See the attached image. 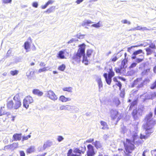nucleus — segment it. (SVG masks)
Returning a JSON list of instances; mask_svg holds the SVG:
<instances>
[{"mask_svg": "<svg viewBox=\"0 0 156 156\" xmlns=\"http://www.w3.org/2000/svg\"><path fill=\"white\" fill-rule=\"evenodd\" d=\"M153 113L150 112L146 115L144 120L145 123L143 124V127L145 131V135L140 134V138L141 139L147 138L152 133L153 131L152 129L156 124V121L152 118Z\"/></svg>", "mask_w": 156, "mask_h": 156, "instance_id": "1", "label": "nucleus"}, {"mask_svg": "<svg viewBox=\"0 0 156 156\" xmlns=\"http://www.w3.org/2000/svg\"><path fill=\"white\" fill-rule=\"evenodd\" d=\"M6 102V107L9 110L17 109L21 105V100L18 94L14 97L13 100L8 98Z\"/></svg>", "mask_w": 156, "mask_h": 156, "instance_id": "2", "label": "nucleus"}, {"mask_svg": "<svg viewBox=\"0 0 156 156\" xmlns=\"http://www.w3.org/2000/svg\"><path fill=\"white\" fill-rule=\"evenodd\" d=\"M125 150L122 152V156H131L133 151L135 149L134 145L130 140L126 139V142H123Z\"/></svg>", "mask_w": 156, "mask_h": 156, "instance_id": "3", "label": "nucleus"}, {"mask_svg": "<svg viewBox=\"0 0 156 156\" xmlns=\"http://www.w3.org/2000/svg\"><path fill=\"white\" fill-rule=\"evenodd\" d=\"M86 45L84 43L79 45V48L76 53L74 54L72 58L73 63L79 62L82 56L85 55V49Z\"/></svg>", "mask_w": 156, "mask_h": 156, "instance_id": "4", "label": "nucleus"}, {"mask_svg": "<svg viewBox=\"0 0 156 156\" xmlns=\"http://www.w3.org/2000/svg\"><path fill=\"white\" fill-rule=\"evenodd\" d=\"M144 53L141 49H139L134 51L132 54L131 59H134L136 58V62L137 63H139L144 60Z\"/></svg>", "mask_w": 156, "mask_h": 156, "instance_id": "5", "label": "nucleus"}, {"mask_svg": "<svg viewBox=\"0 0 156 156\" xmlns=\"http://www.w3.org/2000/svg\"><path fill=\"white\" fill-rule=\"evenodd\" d=\"M147 79L143 80L142 78H138L134 80L132 85V87H136L137 89L143 87L144 85V82Z\"/></svg>", "mask_w": 156, "mask_h": 156, "instance_id": "6", "label": "nucleus"}, {"mask_svg": "<svg viewBox=\"0 0 156 156\" xmlns=\"http://www.w3.org/2000/svg\"><path fill=\"white\" fill-rule=\"evenodd\" d=\"M115 76V73L112 68L109 69L108 74L106 73H104L103 76L105 78L107 83L110 85L112 82V78Z\"/></svg>", "mask_w": 156, "mask_h": 156, "instance_id": "7", "label": "nucleus"}, {"mask_svg": "<svg viewBox=\"0 0 156 156\" xmlns=\"http://www.w3.org/2000/svg\"><path fill=\"white\" fill-rule=\"evenodd\" d=\"M110 117L111 119L113 121H115L116 123L121 119V115L119 112L116 110L112 109L110 112Z\"/></svg>", "mask_w": 156, "mask_h": 156, "instance_id": "8", "label": "nucleus"}, {"mask_svg": "<svg viewBox=\"0 0 156 156\" xmlns=\"http://www.w3.org/2000/svg\"><path fill=\"white\" fill-rule=\"evenodd\" d=\"M33 101V99L30 96H26L23 100V106L27 109L29 107V104L32 103Z\"/></svg>", "mask_w": 156, "mask_h": 156, "instance_id": "9", "label": "nucleus"}, {"mask_svg": "<svg viewBox=\"0 0 156 156\" xmlns=\"http://www.w3.org/2000/svg\"><path fill=\"white\" fill-rule=\"evenodd\" d=\"M87 156H94L96 153L93 146L90 144H89L87 145Z\"/></svg>", "mask_w": 156, "mask_h": 156, "instance_id": "10", "label": "nucleus"}, {"mask_svg": "<svg viewBox=\"0 0 156 156\" xmlns=\"http://www.w3.org/2000/svg\"><path fill=\"white\" fill-rule=\"evenodd\" d=\"M47 96L50 99L54 101L58 99V97L54 92L51 90L48 91Z\"/></svg>", "mask_w": 156, "mask_h": 156, "instance_id": "11", "label": "nucleus"}, {"mask_svg": "<svg viewBox=\"0 0 156 156\" xmlns=\"http://www.w3.org/2000/svg\"><path fill=\"white\" fill-rule=\"evenodd\" d=\"M94 145L97 149H103L102 144L100 141H95L94 143Z\"/></svg>", "mask_w": 156, "mask_h": 156, "instance_id": "12", "label": "nucleus"}, {"mask_svg": "<svg viewBox=\"0 0 156 156\" xmlns=\"http://www.w3.org/2000/svg\"><path fill=\"white\" fill-rule=\"evenodd\" d=\"M22 134L21 133H16L12 136V139L14 141H19L21 140Z\"/></svg>", "mask_w": 156, "mask_h": 156, "instance_id": "13", "label": "nucleus"}, {"mask_svg": "<svg viewBox=\"0 0 156 156\" xmlns=\"http://www.w3.org/2000/svg\"><path fill=\"white\" fill-rule=\"evenodd\" d=\"M34 94L37 95L39 96H41L43 94V92L37 89H34L32 91Z\"/></svg>", "mask_w": 156, "mask_h": 156, "instance_id": "14", "label": "nucleus"}, {"mask_svg": "<svg viewBox=\"0 0 156 156\" xmlns=\"http://www.w3.org/2000/svg\"><path fill=\"white\" fill-rule=\"evenodd\" d=\"M24 49L26 50L27 52L29 51V49H30V44L28 41H26L24 43Z\"/></svg>", "mask_w": 156, "mask_h": 156, "instance_id": "15", "label": "nucleus"}, {"mask_svg": "<svg viewBox=\"0 0 156 156\" xmlns=\"http://www.w3.org/2000/svg\"><path fill=\"white\" fill-rule=\"evenodd\" d=\"M59 100L62 102H66L71 100L69 98H66L64 95L61 96L59 98Z\"/></svg>", "mask_w": 156, "mask_h": 156, "instance_id": "16", "label": "nucleus"}, {"mask_svg": "<svg viewBox=\"0 0 156 156\" xmlns=\"http://www.w3.org/2000/svg\"><path fill=\"white\" fill-rule=\"evenodd\" d=\"M138 113V110L136 109H134L132 112L131 114L133 118L136 119L138 118V116H137V114Z\"/></svg>", "mask_w": 156, "mask_h": 156, "instance_id": "17", "label": "nucleus"}, {"mask_svg": "<svg viewBox=\"0 0 156 156\" xmlns=\"http://www.w3.org/2000/svg\"><path fill=\"white\" fill-rule=\"evenodd\" d=\"M35 148L34 146H31L28 148L26 150V153L27 154H30L34 152Z\"/></svg>", "mask_w": 156, "mask_h": 156, "instance_id": "18", "label": "nucleus"}, {"mask_svg": "<svg viewBox=\"0 0 156 156\" xmlns=\"http://www.w3.org/2000/svg\"><path fill=\"white\" fill-rule=\"evenodd\" d=\"M53 2V1L52 0H49L45 3L44 5L41 6V8L42 9H45L48 6V5H49L52 4Z\"/></svg>", "mask_w": 156, "mask_h": 156, "instance_id": "19", "label": "nucleus"}, {"mask_svg": "<svg viewBox=\"0 0 156 156\" xmlns=\"http://www.w3.org/2000/svg\"><path fill=\"white\" fill-rule=\"evenodd\" d=\"M55 6H51L46 11H44V12H46L47 13H50L53 12L55 10Z\"/></svg>", "mask_w": 156, "mask_h": 156, "instance_id": "20", "label": "nucleus"}, {"mask_svg": "<svg viewBox=\"0 0 156 156\" xmlns=\"http://www.w3.org/2000/svg\"><path fill=\"white\" fill-rule=\"evenodd\" d=\"M100 123L101 125L103 126L102 128V129H108V125L106 122L103 121H100Z\"/></svg>", "mask_w": 156, "mask_h": 156, "instance_id": "21", "label": "nucleus"}, {"mask_svg": "<svg viewBox=\"0 0 156 156\" xmlns=\"http://www.w3.org/2000/svg\"><path fill=\"white\" fill-rule=\"evenodd\" d=\"M92 55H94L93 51L91 49H88L87 51L86 55L87 57H90Z\"/></svg>", "mask_w": 156, "mask_h": 156, "instance_id": "22", "label": "nucleus"}, {"mask_svg": "<svg viewBox=\"0 0 156 156\" xmlns=\"http://www.w3.org/2000/svg\"><path fill=\"white\" fill-rule=\"evenodd\" d=\"M64 52L63 51H60L59 52L58 54V57L59 58L61 59H63L65 58L64 55Z\"/></svg>", "mask_w": 156, "mask_h": 156, "instance_id": "23", "label": "nucleus"}, {"mask_svg": "<svg viewBox=\"0 0 156 156\" xmlns=\"http://www.w3.org/2000/svg\"><path fill=\"white\" fill-rule=\"evenodd\" d=\"M113 103L116 106H118L120 104V102L118 98H115L113 101Z\"/></svg>", "mask_w": 156, "mask_h": 156, "instance_id": "24", "label": "nucleus"}, {"mask_svg": "<svg viewBox=\"0 0 156 156\" xmlns=\"http://www.w3.org/2000/svg\"><path fill=\"white\" fill-rule=\"evenodd\" d=\"M85 147L84 148V150L82 151L80 150L78 148H76L74 151V152L76 153H79L80 154H83L84 153L85 151Z\"/></svg>", "mask_w": 156, "mask_h": 156, "instance_id": "25", "label": "nucleus"}, {"mask_svg": "<svg viewBox=\"0 0 156 156\" xmlns=\"http://www.w3.org/2000/svg\"><path fill=\"white\" fill-rule=\"evenodd\" d=\"M123 67L122 66H121L119 68L115 67V71L116 73H119L121 74L122 70Z\"/></svg>", "mask_w": 156, "mask_h": 156, "instance_id": "26", "label": "nucleus"}, {"mask_svg": "<svg viewBox=\"0 0 156 156\" xmlns=\"http://www.w3.org/2000/svg\"><path fill=\"white\" fill-rule=\"evenodd\" d=\"M62 90L65 91L71 92H72V87H65L62 89Z\"/></svg>", "mask_w": 156, "mask_h": 156, "instance_id": "27", "label": "nucleus"}, {"mask_svg": "<svg viewBox=\"0 0 156 156\" xmlns=\"http://www.w3.org/2000/svg\"><path fill=\"white\" fill-rule=\"evenodd\" d=\"M72 150L71 149H70L67 153V156H81L80 155H78L73 154H72Z\"/></svg>", "mask_w": 156, "mask_h": 156, "instance_id": "28", "label": "nucleus"}, {"mask_svg": "<svg viewBox=\"0 0 156 156\" xmlns=\"http://www.w3.org/2000/svg\"><path fill=\"white\" fill-rule=\"evenodd\" d=\"M48 68V67H46L40 69L38 70V72L40 73L42 72L46 71L49 69Z\"/></svg>", "mask_w": 156, "mask_h": 156, "instance_id": "29", "label": "nucleus"}, {"mask_svg": "<svg viewBox=\"0 0 156 156\" xmlns=\"http://www.w3.org/2000/svg\"><path fill=\"white\" fill-rule=\"evenodd\" d=\"M66 67V66L64 64H62L58 66V69L61 71H63Z\"/></svg>", "mask_w": 156, "mask_h": 156, "instance_id": "30", "label": "nucleus"}, {"mask_svg": "<svg viewBox=\"0 0 156 156\" xmlns=\"http://www.w3.org/2000/svg\"><path fill=\"white\" fill-rule=\"evenodd\" d=\"M145 50L147 52L146 55H151L153 52V51L150 48H147L145 49Z\"/></svg>", "mask_w": 156, "mask_h": 156, "instance_id": "31", "label": "nucleus"}, {"mask_svg": "<svg viewBox=\"0 0 156 156\" xmlns=\"http://www.w3.org/2000/svg\"><path fill=\"white\" fill-rule=\"evenodd\" d=\"M137 102L136 101H133L132 102L130 105V107L129 108V110H131L133 108V107L135 105H136Z\"/></svg>", "mask_w": 156, "mask_h": 156, "instance_id": "32", "label": "nucleus"}, {"mask_svg": "<svg viewBox=\"0 0 156 156\" xmlns=\"http://www.w3.org/2000/svg\"><path fill=\"white\" fill-rule=\"evenodd\" d=\"M128 61V58H124L121 62V66L124 67Z\"/></svg>", "mask_w": 156, "mask_h": 156, "instance_id": "33", "label": "nucleus"}, {"mask_svg": "<svg viewBox=\"0 0 156 156\" xmlns=\"http://www.w3.org/2000/svg\"><path fill=\"white\" fill-rule=\"evenodd\" d=\"M101 25L100 23V21L98 22L96 24H93L91 25L92 27L98 28L101 26Z\"/></svg>", "mask_w": 156, "mask_h": 156, "instance_id": "34", "label": "nucleus"}, {"mask_svg": "<svg viewBox=\"0 0 156 156\" xmlns=\"http://www.w3.org/2000/svg\"><path fill=\"white\" fill-rule=\"evenodd\" d=\"M82 56L83 57V62L84 63L85 65H87L88 64V61L87 58L85 56V55Z\"/></svg>", "mask_w": 156, "mask_h": 156, "instance_id": "35", "label": "nucleus"}, {"mask_svg": "<svg viewBox=\"0 0 156 156\" xmlns=\"http://www.w3.org/2000/svg\"><path fill=\"white\" fill-rule=\"evenodd\" d=\"M19 73V71L18 70H12L10 71V73L12 76H14L17 75Z\"/></svg>", "mask_w": 156, "mask_h": 156, "instance_id": "36", "label": "nucleus"}, {"mask_svg": "<svg viewBox=\"0 0 156 156\" xmlns=\"http://www.w3.org/2000/svg\"><path fill=\"white\" fill-rule=\"evenodd\" d=\"M98 83L99 88L102 87V83L101 79H99L98 80Z\"/></svg>", "mask_w": 156, "mask_h": 156, "instance_id": "37", "label": "nucleus"}, {"mask_svg": "<svg viewBox=\"0 0 156 156\" xmlns=\"http://www.w3.org/2000/svg\"><path fill=\"white\" fill-rule=\"evenodd\" d=\"M150 88V89H154L156 88V80L151 84Z\"/></svg>", "mask_w": 156, "mask_h": 156, "instance_id": "38", "label": "nucleus"}, {"mask_svg": "<svg viewBox=\"0 0 156 156\" xmlns=\"http://www.w3.org/2000/svg\"><path fill=\"white\" fill-rule=\"evenodd\" d=\"M93 22L90 20H87L83 22V26L88 25L89 24L92 23Z\"/></svg>", "mask_w": 156, "mask_h": 156, "instance_id": "39", "label": "nucleus"}, {"mask_svg": "<svg viewBox=\"0 0 156 156\" xmlns=\"http://www.w3.org/2000/svg\"><path fill=\"white\" fill-rule=\"evenodd\" d=\"M150 97L152 99H153L154 98H155L156 97V92H154L150 94Z\"/></svg>", "mask_w": 156, "mask_h": 156, "instance_id": "40", "label": "nucleus"}, {"mask_svg": "<svg viewBox=\"0 0 156 156\" xmlns=\"http://www.w3.org/2000/svg\"><path fill=\"white\" fill-rule=\"evenodd\" d=\"M69 106L68 105H62L60 106L59 107V109L61 110H66L67 108V107Z\"/></svg>", "mask_w": 156, "mask_h": 156, "instance_id": "41", "label": "nucleus"}, {"mask_svg": "<svg viewBox=\"0 0 156 156\" xmlns=\"http://www.w3.org/2000/svg\"><path fill=\"white\" fill-rule=\"evenodd\" d=\"M149 48H150L155 49L156 48L155 44L153 43H151L149 45Z\"/></svg>", "mask_w": 156, "mask_h": 156, "instance_id": "42", "label": "nucleus"}, {"mask_svg": "<svg viewBox=\"0 0 156 156\" xmlns=\"http://www.w3.org/2000/svg\"><path fill=\"white\" fill-rule=\"evenodd\" d=\"M137 64L135 62H133L132 63L130 66H129V69H132L135 67L136 66Z\"/></svg>", "mask_w": 156, "mask_h": 156, "instance_id": "43", "label": "nucleus"}, {"mask_svg": "<svg viewBox=\"0 0 156 156\" xmlns=\"http://www.w3.org/2000/svg\"><path fill=\"white\" fill-rule=\"evenodd\" d=\"M31 136L30 135H28L26 136H23L22 137V140L23 141L27 140L28 138H30Z\"/></svg>", "mask_w": 156, "mask_h": 156, "instance_id": "44", "label": "nucleus"}, {"mask_svg": "<svg viewBox=\"0 0 156 156\" xmlns=\"http://www.w3.org/2000/svg\"><path fill=\"white\" fill-rule=\"evenodd\" d=\"M149 71V69H147L145 70H144L142 72V74L143 75L147 74L148 72Z\"/></svg>", "mask_w": 156, "mask_h": 156, "instance_id": "45", "label": "nucleus"}, {"mask_svg": "<svg viewBox=\"0 0 156 156\" xmlns=\"http://www.w3.org/2000/svg\"><path fill=\"white\" fill-rule=\"evenodd\" d=\"M122 22L123 24H130V22L129 21H128L126 20H124L122 21Z\"/></svg>", "mask_w": 156, "mask_h": 156, "instance_id": "46", "label": "nucleus"}, {"mask_svg": "<svg viewBox=\"0 0 156 156\" xmlns=\"http://www.w3.org/2000/svg\"><path fill=\"white\" fill-rule=\"evenodd\" d=\"M12 2V0H2V2L4 4L10 3Z\"/></svg>", "mask_w": 156, "mask_h": 156, "instance_id": "47", "label": "nucleus"}, {"mask_svg": "<svg viewBox=\"0 0 156 156\" xmlns=\"http://www.w3.org/2000/svg\"><path fill=\"white\" fill-rule=\"evenodd\" d=\"M63 137L60 136H58V138H57V140L60 142L63 140Z\"/></svg>", "mask_w": 156, "mask_h": 156, "instance_id": "48", "label": "nucleus"}, {"mask_svg": "<svg viewBox=\"0 0 156 156\" xmlns=\"http://www.w3.org/2000/svg\"><path fill=\"white\" fill-rule=\"evenodd\" d=\"M38 5V3L37 2H34L32 4V6L35 8H37Z\"/></svg>", "mask_w": 156, "mask_h": 156, "instance_id": "49", "label": "nucleus"}, {"mask_svg": "<svg viewBox=\"0 0 156 156\" xmlns=\"http://www.w3.org/2000/svg\"><path fill=\"white\" fill-rule=\"evenodd\" d=\"M20 156H25V154L23 151H19Z\"/></svg>", "mask_w": 156, "mask_h": 156, "instance_id": "50", "label": "nucleus"}, {"mask_svg": "<svg viewBox=\"0 0 156 156\" xmlns=\"http://www.w3.org/2000/svg\"><path fill=\"white\" fill-rule=\"evenodd\" d=\"M116 85L119 87V89L120 90H121L122 87V84L120 82H119L118 83L116 84Z\"/></svg>", "mask_w": 156, "mask_h": 156, "instance_id": "51", "label": "nucleus"}, {"mask_svg": "<svg viewBox=\"0 0 156 156\" xmlns=\"http://www.w3.org/2000/svg\"><path fill=\"white\" fill-rule=\"evenodd\" d=\"M137 47V46H132L130 47H129L127 48V51L128 52H130V50H131V49L133 48H134V47Z\"/></svg>", "mask_w": 156, "mask_h": 156, "instance_id": "52", "label": "nucleus"}, {"mask_svg": "<svg viewBox=\"0 0 156 156\" xmlns=\"http://www.w3.org/2000/svg\"><path fill=\"white\" fill-rule=\"evenodd\" d=\"M118 59V58L116 56H115L111 59L112 61L115 62Z\"/></svg>", "mask_w": 156, "mask_h": 156, "instance_id": "53", "label": "nucleus"}, {"mask_svg": "<svg viewBox=\"0 0 156 156\" xmlns=\"http://www.w3.org/2000/svg\"><path fill=\"white\" fill-rule=\"evenodd\" d=\"M46 64L45 63L43 62H41L39 64V66H40L41 67H45Z\"/></svg>", "mask_w": 156, "mask_h": 156, "instance_id": "54", "label": "nucleus"}, {"mask_svg": "<svg viewBox=\"0 0 156 156\" xmlns=\"http://www.w3.org/2000/svg\"><path fill=\"white\" fill-rule=\"evenodd\" d=\"M94 139H89L87 140L86 141V142L87 143H91V142H93L94 141Z\"/></svg>", "mask_w": 156, "mask_h": 156, "instance_id": "55", "label": "nucleus"}, {"mask_svg": "<svg viewBox=\"0 0 156 156\" xmlns=\"http://www.w3.org/2000/svg\"><path fill=\"white\" fill-rule=\"evenodd\" d=\"M84 0H76V2L77 4H80V3L82 2Z\"/></svg>", "mask_w": 156, "mask_h": 156, "instance_id": "56", "label": "nucleus"}, {"mask_svg": "<svg viewBox=\"0 0 156 156\" xmlns=\"http://www.w3.org/2000/svg\"><path fill=\"white\" fill-rule=\"evenodd\" d=\"M35 73L34 71H31L30 72V74L28 75H27V77H29V76H31L32 75H33Z\"/></svg>", "mask_w": 156, "mask_h": 156, "instance_id": "57", "label": "nucleus"}, {"mask_svg": "<svg viewBox=\"0 0 156 156\" xmlns=\"http://www.w3.org/2000/svg\"><path fill=\"white\" fill-rule=\"evenodd\" d=\"M113 80L115 82H119V81H118L117 78L116 77H115L113 78Z\"/></svg>", "mask_w": 156, "mask_h": 156, "instance_id": "58", "label": "nucleus"}, {"mask_svg": "<svg viewBox=\"0 0 156 156\" xmlns=\"http://www.w3.org/2000/svg\"><path fill=\"white\" fill-rule=\"evenodd\" d=\"M2 107L1 108V109L0 110V116H2L5 114L4 113L2 112Z\"/></svg>", "mask_w": 156, "mask_h": 156, "instance_id": "59", "label": "nucleus"}, {"mask_svg": "<svg viewBox=\"0 0 156 156\" xmlns=\"http://www.w3.org/2000/svg\"><path fill=\"white\" fill-rule=\"evenodd\" d=\"M118 78L120 79H121V80H123V81H125V79L123 78V77H118Z\"/></svg>", "mask_w": 156, "mask_h": 156, "instance_id": "60", "label": "nucleus"}, {"mask_svg": "<svg viewBox=\"0 0 156 156\" xmlns=\"http://www.w3.org/2000/svg\"><path fill=\"white\" fill-rule=\"evenodd\" d=\"M46 153H44V154H43L41 155H37V156H45V155H46Z\"/></svg>", "mask_w": 156, "mask_h": 156, "instance_id": "61", "label": "nucleus"}, {"mask_svg": "<svg viewBox=\"0 0 156 156\" xmlns=\"http://www.w3.org/2000/svg\"><path fill=\"white\" fill-rule=\"evenodd\" d=\"M129 73V72H128V75H132L133 74V73L134 72L133 71H132V72H131V73Z\"/></svg>", "mask_w": 156, "mask_h": 156, "instance_id": "62", "label": "nucleus"}, {"mask_svg": "<svg viewBox=\"0 0 156 156\" xmlns=\"http://www.w3.org/2000/svg\"><path fill=\"white\" fill-rule=\"evenodd\" d=\"M84 35H80L79 36V38H83L84 37Z\"/></svg>", "mask_w": 156, "mask_h": 156, "instance_id": "63", "label": "nucleus"}, {"mask_svg": "<svg viewBox=\"0 0 156 156\" xmlns=\"http://www.w3.org/2000/svg\"><path fill=\"white\" fill-rule=\"evenodd\" d=\"M2 75L4 76H6L7 75V73L6 72L2 74Z\"/></svg>", "mask_w": 156, "mask_h": 156, "instance_id": "64", "label": "nucleus"}]
</instances>
